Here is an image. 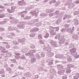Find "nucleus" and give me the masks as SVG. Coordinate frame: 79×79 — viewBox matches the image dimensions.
<instances>
[{
  "instance_id": "nucleus-1",
  "label": "nucleus",
  "mask_w": 79,
  "mask_h": 79,
  "mask_svg": "<svg viewBox=\"0 0 79 79\" xmlns=\"http://www.w3.org/2000/svg\"><path fill=\"white\" fill-rule=\"evenodd\" d=\"M33 23V24H35L34 25H35L36 27H38V26H40L41 24H42V23L40 22L38 23L37 22L38 20L36 19H35L34 20Z\"/></svg>"
},
{
  "instance_id": "nucleus-2",
  "label": "nucleus",
  "mask_w": 79,
  "mask_h": 79,
  "mask_svg": "<svg viewBox=\"0 0 79 79\" xmlns=\"http://www.w3.org/2000/svg\"><path fill=\"white\" fill-rule=\"evenodd\" d=\"M47 63H48L49 65H52L53 64V59H49L46 60Z\"/></svg>"
},
{
  "instance_id": "nucleus-3",
  "label": "nucleus",
  "mask_w": 79,
  "mask_h": 79,
  "mask_svg": "<svg viewBox=\"0 0 79 79\" xmlns=\"http://www.w3.org/2000/svg\"><path fill=\"white\" fill-rule=\"evenodd\" d=\"M25 38H23L22 37H19L18 40L19 42H25Z\"/></svg>"
},
{
  "instance_id": "nucleus-4",
  "label": "nucleus",
  "mask_w": 79,
  "mask_h": 79,
  "mask_svg": "<svg viewBox=\"0 0 79 79\" xmlns=\"http://www.w3.org/2000/svg\"><path fill=\"white\" fill-rule=\"evenodd\" d=\"M44 50H47V52H50L52 50V49H51V48L49 46H48L47 48L45 47L43 48Z\"/></svg>"
},
{
  "instance_id": "nucleus-5",
  "label": "nucleus",
  "mask_w": 79,
  "mask_h": 79,
  "mask_svg": "<svg viewBox=\"0 0 79 79\" xmlns=\"http://www.w3.org/2000/svg\"><path fill=\"white\" fill-rule=\"evenodd\" d=\"M72 55L74 56H75V58H78L79 57V55H77L76 52H74L72 53Z\"/></svg>"
},
{
  "instance_id": "nucleus-6",
  "label": "nucleus",
  "mask_w": 79,
  "mask_h": 79,
  "mask_svg": "<svg viewBox=\"0 0 79 79\" xmlns=\"http://www.w3.org/2000/svg\"><path fill=\"white\" fill-rule=\"evenodd\" d=\"M50 34L51 35H55L56 34V32L54 30H52L50 31Z\"/></svg>"
},
{
  "instance_id": "nucleus-7",
  "label": "nucleus",
  "mask_w": 79,
  "mask_h": 79,
  "mask_svg": "<svg viewBox=\"0 0 79 79\" xmlns=\"http://www.w3.org/2000/svg\"><path fill=\"white\" fill-rule=\"evenodd\" d=\"M25 76L27 77H31V74L30 73L28 72L25 74Z\"/></svg>"
},
{
  "instance_id": "nucleus-8",
  "label": "nucleus",
  "mask_w": 79,
  "mask_h": 79,
  "mask_svg": "<svg viewBox=\"0 0 79 79\" xmlns=\"http://www.w3.org/2000/svg\"><path fill=\"white\" fill-rule=\"evenodd\" d=\"M50 43L51 44H52V45H53V46H56V45L57 44V43H56V42H55L53 40H52L51 42H50Z\"/></svg>"
},
{
  "instance_id": "nucleus-9",
  "label": "nucleus",
  "mask_w": 79,
  "mask_h": 79,
  "mask_svg": "<svg viewBox=\"0 0 79 79\" xmlns=\"http://www.w3.org/2000/svg\"><path fill=\"white\" fill-rule=\"evenodd\" d=\"M17 27L19 28H22L23 29L25 27V26L22 24H19L17 25Z\"/></svg>"
},
{
  "instance_id": "nucleus-10",
  "label": "nucleus",
  "mask_w": 79,
  "mask_h": 79,
  "mask_svg": "<svg viewBox=\"0 0 79 79\" xmlns=\"http://www.w3.org/2000/svg\"><path fill=\"white\" fill-rule=\"evenodd\" d=\"M51 72L53 75H56V72L55 70L52 69L51 70Z\"/></svg>"
},
{
  "instance_id": "nucleus-11",
  "label": "nucleus",
  "mask_w": 79,
  "mask_h": 79,
  "mask_svg": "<svg viewBox=\"0 0 79 79\" xmlns=\"http://www.w3.org/2000/svg\"><path fill=\"white\" fill-rule=\"evenodd\" d=\"M65 72V71L64 70H60L58 72V73L60 75H62Z\"/></svg>"
},
{
  "instance_id": "nucleus-12",
  "label": "nucleus",
  "mask_w": 79,
  "mask_h": 79,
  "mask_svg": "<svg viewBox=\"0 0 79 79\" xmlns=\"http://www.w3.org/2000/svg\"><path fill=\"white\" fill-rule=\"evenodd\" d=\"M57 67L59 69H63L64 68L63 66L61 64L57 65Z\"/></svg>"
},
{
  "instance_id": "nucleus-13",
  "label": "nucleus",
  "mask_w": 79,
  "mask_h": 79,
  "mask_svg": "<svg viewBox=\"0 0 79 79\" xmlns=\"http://www.w3.org/2000/svg\"><path fill=\"white\" fill-rule=\"evenodd\" d=\"M53 11V9H48L46 11L47 13H52Z\"/></svg>"
},
{
  "instance_id": "nucleus-14",
  "label": "nucleus",
  "mask_w": 79,
  "mask_h": 79,
  "mask_svg": "<svg viewBox=\"0 0 79 79\" xmlns=\"http://www.w3.org/2000/svg\"><path fill=\"white\" fill-rule=\"evenodd\" d=\"M62 57H63V56L61 55H59L55 56V57L56 58H61Z\"/></svg>"
},
{
  "instance_id": "nucleus-15",
  "label": "nucleus",
  "mask_w": 79,
  "mask_h": 79,
  "mask_svg": "<svg viewBox=\"0 0 79 79\" xmlns=\"http://www.w3.org/2000/svg\"><path fill=\"white\" fill-rule=\"evenodd\" d=\"M49 33L48 32H46L45 34V35L44 36V38H47V37H48L49 35Z\"/></svg>"
},
{
  "instance_id": "nucleus-16",
  "label": "nucleus",
  "mask_w": 79,
  "mask_h": 79,
  "mask_svg": "<svg viewBox=\"0 0 79 79\" xmlns=\"http://www.w3.org/2000/svg\"><path fill=\"white\" fill-rule=\"evenodd\" d=\"M79 74L77 73L76 75L74 76V79H77L79 78Z\"/></svg>"
},
{
  "instance_id": "nucleus-17",
  "label": "nucleus",
  "mask_w": 79,
  "mask_h": 79,
  "mask_svg": "<svg viewBox=\"0 0 79 79\" xmlns=\"http://www.w3.org/2000/svg\"><path fill=\"white\" fill-rule=\"evenodd\" d=\"M27 13V11H24L21 12H19L18 13V15H21V14H23V13H24V14H25V13Z\"/></svg>"
},
{
  "instance_id": "nucleus-18",
  "label": "nucleus",
  "mask_w": 79,
  "mask_h": 79,
  "mask_svg": "<svg viewBox=\"0 0 79 79\" xmlns=\"http://www.w3.org/2000/svg\"><path fill=\"white\" fill-rule=\"evenodd\" d=\"M67 66L69 68H73L74 67V65L71 64H68L67 65Z\"/></svg>"
},
{
  "instance_id": "nucleus-19",
  "label": "nucleus",
  "mask_w": 79,
  "mask_h": 79,
  "mask_svg": "<svg viewBox=\"0 0 79 79\" xmlns=\"http://www.w3.org/2000/svg\"><path fill=\"white\" fill-rule=\"evenodd\" d=\"M65 41V40H60V42H59V43L60 44H64V42Z\"/></svg>"
},
{
  "instance_id": "nucleus-20",
  "label": "nucleus",
  "mask_w": 79,
  "mask_h": 79,
  "mask_svg": "<svg viewBox=\"0 0 79 79\" xmlns=\"http://www.w3.org/2000/svg\"><path fill=\"white\" fill-rule=\"evenodd\" d=\"M14 54H15V55H20L21 54L18 52V51H15V52H14Z\"/></svg>"
},
{
  "instance_id": "nucleus-21",
  "label": "nucleus",
  "mask_w": 79,
  "mask_h": 79,
  "mask_svg": "<svg viewBox=\"0 0 79 79\" xmlns=\"http://www.w3.org/2000/svg\"><path fill=\"white\" fill-rule=\"evenodd\" d=\"M35 13H36V12H35V11H33L31 12L30 13V14L32 15V16H33L34 15H35Z\"/></svg>"
},
{
  "instance_id": "nucleus-22",
  "label": "nucleus",
  "mask_w": 79,
  "mask_h": 79,
  "mask_svg": "<svg viewBox=\"0 0 79 79\" xmlns=\"http://www.w3.org/2000/svg\"><path fill=\"white\" fill-rule=\"evenodd\" d=\"M36 50H31L29 51V52L30 53H35Z\"/></svg>"
},
{
  "instance_id": "nucleus-23",
  "label": "nucleus",
  "mask_w": 79,
  "mask_h": 79,
  "mask_svg": "<svg viewBox=\"0 0 79 79\" xmlns=\"http://www.w3.org/2000/svg\"><path fill=\"white\" fill-rule=\"evenodd\" d=\"M27 51H28L27 49H26V48H25L22 49V52H23V53H25V52H27Z\"/></svg>"
},
{
  "instance_id": "nucleus-24",
  "label": "nucleus",
  "mask_w": 79,
  "mask_h": 79,
  "mask_svg": "<svg viewBox=\"0 0 79 79\" xmlns=\"http://www.w3.org/2000/svg\"><path fill=\"white\" fill-rule=\"evenodd\" d=\"M31 18V17L26 16L25 17L23 18V19L27 20V19H29Z\"/></svg>"
},
{
  "instance_id": "nucleus-25",
  "label": "nucleus",
  "mask_w": 79,
  "mask_h": 79,
  "mask_svg": "<svg viewBox=\"0 0 79 79\" xmlns=\"http://www.w3.org/2000/svg\"><path fill=\"white\" fill-rule=\"evenodd\" d=\"M23 2L22 1H19L18 2V4L19 5H23Z\"/></svg>"
},
{
  "instance_id": "nucleus-26",
  "label": "nucleus",
  "mask_w": 79,
  "mask_h": 79,
  "mask_svg": "<svg viewBox=\"0 0 79 79\" xmlns=\"http://www.w3.org/2000/svg\"><path fill=\"white\" fill-rule=\"evenodd\" d=\"M60 35H61L60 34L57 35L55 37V39H58V38H59L60 37Z\"/></svg>"
},
{
  "instance_id": "nucleus-27",
  "label": "nucleus",
  "mask_w": 79,
  "mask_h": 79,
  "mask_svg": "<svg viewBox=\"0 0 79 79\" xmlns=\"http://www.w3.org/2000/svg\"><path fill=\"white\" fill-rule=\"evenodd\" d=\"M0 49L2 50V52L5 51V50H6V49H5V48H3V47H1V46H0Z\"/></svg>"
},
{
  "instance_id": "nucleus-28",
  "label": "nucleus",
  "mask_w": 79,
  "mask_h": 79,
  "mask_svg": "<svg viewBox=\"0 0 79 79\" xmlns=\"http://www.w3.org/2000/svg\"><path fill=\"white\" fill-rule=\"evenodd\" d=\"M11 35L14 37V39H15V38H16V35L14 33H11Z\"/></svg>"
},
{
  "instance_id": "nucleus-29",
  "label": "nucleus",
  "mask_w": 79,
  "mask_h": 79,
  "mask_svg": "<svg viewBox=\"0 0 79 79\" xmlns=\"http://www.w3.org/2000/svg\"><path fill=\"white\" fill-rule=\"evenodd\" d=\"M36 56L38 60H39L40 58V55L38 53H37L36 54Z\"/></svg>"
},
{
  "instance_id": "nucleus-30",
  "label": "nucleus",
  "mask_w": 79,
  "mask_h": 79,
  "mask_svg": "<svg viewBox=\"0 0 79 79\" xmlns=\"http://www.w3.org/2000/svg\"><path fill=\"white\" fill-rule=\"evenodd\" d=\"M75 23H75V25L77 26L79 23V22H78V20H77V19H75Z\"/></svg>"
},
{
  "instance_id": "nucleus-31",
  "label": "nucleus",
  "mask_w": 79,
  "mask_h": 79,
  "mask_svg": "<svg viewBox=\"0 0 79 79\" xmlns=\"http://www.w3.org/2000/svg\"><path fill=\"white\" fill-rule=\"evenodd\" d=\"M71 70L70 69H68L67 70L66 72V74H69V73H71Z\"/></svg>"
},
{
  "instance_id": "nucleus-32",
  "label": "nucleus",
  "mask_w": 79,
  "mask_h": 79,
  "mask_svg": "<svg viewBox=\"0 0 79 79\" xmlns=\"http://www.w3.org/2000/svg\"><path fill=\"white\" fill-rule=\"evenodd\" d=\"M76 51V50L74 49V48L73 49H71L70 50V52H71V53H74V52H75Z\"/></svg>"
},
{
  "instance_id": "nucleus-33",
  "label": "nucleus",
  "mask_w": 79,
  "mask_h": 79,
  "mask_svg": "<svg viewBox=\"0 0 79 79\" xmlns=\"http://www.w3.org/2000/svg\"><path fill=\"white\" fill-rule=\"evenodd\" d=\"M38 39H42V36L41 35H38Z\"/></svg>"
},
{
  "instance_id": "nucleus-34",
  "label": "nucleus",
  "mask_w": 79,
  "mask_h": 79,
  "mask_svg": "<svg viewBox=\"0 0 79 79\" xmlns=\"http://www.w3.org/2000/svg\"><path fill=\"white\" fill-rule=\"evenodd\" d=\"M15 7L12 6L11 7V11H13L14 12V11H15Z\"/></svg>"
},
{
  "instance_id": "nucleus-35",
  "label": "nucleus",
  "mask_w": 79,
  "mask_h": 79,
  "mask_svg": "<svg viewBox=\"0 0 79 79\" xmlns=\"http://www.w3.org/2000/svg\"><path fill=\"white\" fill-rule=\"evenodd\" d=\"M11 23H14L15 24H16L17 23V21L14 20L13 21H10Z\"/></svg>"
},
{
  "instance_id": "nucleus-36",
  "label": "nucleus",
  "mask_w": 79,
  "mask_h": 79,
  "mask_svg": "<svg viewBox=\"0 0 79 79\" xmlns=\"http://www.w3.org/2000/svg\"><path fill=\"white\" fill-rule=\"evenodd\" d=\"M31 48L32 49L35 48V46L34 45V44H31Z\"/></svg>"
},
{
  "instance_id": "nucleus-37",
  "label": "nucleus",
  "mask_w": 79,
  "mask_h": 79,
  "mask_svg": "<svg viewBox=\"0 0 79 79\" xmlns=\"http://www.w3.org/2000/svg\"><path fill=\"white\" fill-rule=\"evenodd\" d=\"M5 73V71L3 69H2L1 71H0V74H4Z\"/></svg>"
},
{
  "instance_id": "nucleus-38",
  "label": "nucleus",
  "mask_w": 79,
  "mask_h": 79,
  "mask_svg": "<svg viewBox=\"0 0 79 79\" xmlns=\"http://www.w3.org/2000/svg\"><path fill=\"white\" fill-rule=\"evenodd\" d=\"M68 16L67 15H65L64 17L63 18L64 20H65V19H66L68 18Z\"/></svg>"
},
{
  "instance_id": "nucleus-39",
  "label": "nucleus",
  "mask_w": 79,
  "mask_h": 79,
  "mask_svg": "<svg viewBox=\"0 0 79 79\" xmlns=\"http://www.w3.org/2000/svg\"><path fill=\"white\" fill-rule=\"evenodd\" d=\"M41 55L42 57H43V58H44V56H45V53L44 52H42L41 53Z\"/></svg>"
},
{
  "instance_id": "nucleus-40",
  "label": "nucleus",
  "mask_w": 79,
  "mask_h": 79,
  "mask_svg": "<svg viewBox=\"0 0 79 79\" xmlns=\"http://www.w3.org/2000/svg\"><path fill=\"white\" fill-rule=\"evenodd\" d=\"M8 30L9 31H13V28L12 27H8Z\"/></svg>"
},
{
  "instance_id": "nucleus-41",
  "label": "nucleus",
  "mask_w": 79,
  "mask_h": 79,
  "mask_svg": "<svg viewBox=\"0 0 79 79\" xmlns=\"http://www.w3.org/2000/svg\"><path fill=\"white\" fill-rule=\"evenodd\" d=\"M67 61H72V58L71 57H68L67 59Z\"/></svg>"
},
{
  "instance_id": "nucleus-42",
  "label": "nucleus",
  "mask_w": 79,
  "mask_h": 79,
  "mask_svg": "<svg viewBox=\"0 0 79 79\" xmlns=\"http://www.w3.org/2000/svg\"><path fill=\"white\" fill-rule=\"evenodd\" d=\"M15 57L16 59H19L20 58V56L19 55H16L15 56Z\"/></svg>"
},
{
  "instance_id": "nucleus-43",
  "label": "nucleus",
  "mask_w": 79,
  "mask_h": 79,
  "mask_svg": "<svg viewBox=\"0 0 79 79\" xmlns=\"http://www.w3.org/2000/svg\"><path fill=\"white\" fill-rule=\"evenodd\" d=\"M35 36V34H31L30 35V37H34Z\"/></svg>"
},
{
  "instance_id": "nucleus-44",
  "label": "nucleus",
  "mask_w": 79,
  "mask_h": 79,
  "mask_svg": "<svg viewBox=\"0 0 79 79\" xmlns=\"http://www.w3.org/2000/svg\"><path fill=\"white\" fill-rule=\"evenodd\" d=\"M34 55L33 54L30 53V54L29 56L30 58H31V57H34Z\"/></svg>"
},
{
  "instance_id": "nucleus-45",
  "label": "nucleus",
  "mask_w": 79,
  "mask_h": 79,
  "mask_svg": "<svg viewBox=\"0 0 79 79\" xmlns=\"http://www.w3.org/2000/svg\"><path fill=\"white\" fill-rule=\"evenodd\" d=\"M36 60V59L35 58H32L31 59V61H32L33 62L35 61Z\"/></svg>"
},
{
  "instance_id": "nucleus-46",
  "label": "nucleus",
  "mask_w": 79,
  "mask_h": 79,
  "mask_svg": "<svg viewBox=\"0 0 79 79\" xmlns=\"http://www.w3.org/2000/svg\"><path fill=\"white\" fill-rule=\"evenodd\" d=\"M39 43L40 44H45V43H44V42L42 40H40L39 41Z\"/></svg>"
},
{
  "instance_id": "nucleus-47",
  "label": "nucleus",
  "mask_w": 79,
  "mask_h": 79,
  "mask_svg": "<svg viewBox=\"0 0 79 79\" xmlns=\"http://www.w3.org/2000/svg\"><path fill=\"white\" fill-rule=\"evenodd\" d=\"M25 58L26 57L24 55H22V57H21V59H22V60H24Z\"/></svg>"
},
{
  "instance_id": "nucleus-48",
  "label": "nucleus",
  "mask_w": 79,
  "mask_h": 79,
  "mask_svg": "<svg viewBox=\"0 0 79 79\" xmlns=\"http://www.w3.org/2000/svg\"><path fill=\"white\" fill-rule=\"evenodd\" d=\"M60 19H58L57 20L56 23L57 24H59L60 22Z\"/></svg>"
},
{
  "instance_id": "nucleus-49",
  "label": "nucleus",
  "mask_w": 79,
  "mask_h": 79,
  "mask_svg": "<svg viewBox=\"0 0 79 79\" xmlns=\"http://www.w3.org/2000/svg\"><path fill=\"white\" fill-rule=\"evenodd\" d=\"M11 61H12V62H14V63H17L16 60L15 59H11L10 60Z\"/></svg>"
},
{
  "instance_id": "nucleus-50",
  "label": "nucleus",
  "mask_w": 79,
  "mask_h": 79,
  "mask_svg": "<svg viewBox=\"0 0 79 79\" xmlns=\"http://www.w3.org/2000/svg\"><path fill=\"white\" fill-rule=\"evenodd\" d=\"M67 76L66 75L62 77L63 79H67Z\"/></svg>"
},
{
  "instance_id": "nucleus-51",
  "label": "nucleus",
  "mask_w": 79,
  "mask_h": 79,
  "mask_svg": "<svg viewBox=\"0 0 79 79\" xmlns=\"http://www.w3.org/2000/svg\"><path fill=\"white\" fill-rule=\"evenodd\" d=\"M5 30V29L2 27H0V31H3Z\"/></svg>"
},
{
  "instance_id": "nucleus-52",
  "label": "nucleus",
  "mask_w": 79,
  "mask_h": 79,
  "mask_svg": "<svg viewBox=\"0 0 79 79\" xmlns=\"http://www.w3.org/2000/svg\"><path fill=\"white\" fill-rule=\"evenodd\" d=\"M31 53H30L29 52L28 53H26L25 55L26 56H30V55H31Z\"/></svg>"
},
{
  "instance_id": "nucleus-53",
  "label": "nucleus",
  "mask_w": 79,
  "mask_h": 79,
  "mask_svg": "<svg viewBox=\"0 0 79 79\" xmlns=\"http://www.w3.org/2000/svg\"><path fill=\"white\" fill-rule=\"evenodd\" d=\"M7 10L8 11V12H9L10 13H13V11H11V10H10V9H7Z\"/></svg>"
},
{
  "instance_id": "nucleus-54",
  "label": "nucleus",
  "mask_w": 79,
  "mask_h": 79,
  "mask_svg": "<svg viewBox=\"0 0 79 79\" xmlns=\"http://www.w3.org/2000/svg\"><path fill=\"white\" fill-rule=\"evenodd\" d=\"M10 44H7L6 45V48H10Z\"/></svg>"
},
{
  "instance_id": "nucleus-55",
  "label": "nucleus",
  "mask_w": 79,
  "mask_h": 79,
  "mask_svg": "<svg viewBox=\"0 0 79 79\" xmlns=\"http://www.w3.org/2000/svg\"><path fill=\"white\" fill-rule=\"evenodd\" d=\"M5 16V15H3V14H1L0 15V18H3Z\"/></svg>"
},
{
  "instance_id": "nucleus-56",
  "label": "nucleus",
  "mask_w": 79,
  "mask_h": 79,
  "mask_svg": "<svg viewBox=\"0 0 79 79\" xmlns=\"http://www.w3.org/2000/svg\"><path fill=\"white\" fill-rule=\"evenodd\" d=\"M59 13V11H56L54 13V15H58Z\"/></svg>"
},
{
  "instance_id": "nucleus-57",
  "label": "nucleus",
  "mask_w": 79,
  "mask_h": 79,
  "mask_svg": "<svg viewBox=\"0 0 79 79\" xmlns=\"http://www.w3.org/2000/svg\"><path fill=\"white\" fill-rule=\"evenodd\" d=\"M59 5H60V3L59 2H57L55 4V5L56 6H59Z\"/></svg>"
},
{
  "instance_id": "nucleus-58",
  "label": "nucleus",
  "mask_w": 79,
  "mask_h": 79,
  "mask_svg": "<svg viewBox=\"0 0 79 79\" xmlns=\"http://www.w3.org/2000/svg\"><path fill=\"white\" fill-rule=\"evenodd\" d=\"M7 71H11V69L10 68H7Z\"/></svg>"
},
{
  "instance_id": "nucleus-59",
  "label": "nucleus",
  "mask_w": 79,
  "mask_h": 79,
  "mask_svg": "<svg viewBox=\"0 0 79 79\" xmlns=\"http://www.w3.org/2000/svg\"><path fill=\"white\" fill-rule=\"evenodd\" d=\"M64 26L65 27H69V25L68 24H65L64 25Z\"/></svg>"
},
{
  "instance_id": "nucleus-60",
  "label": "nucleus",
  "mask_w": 79,
  "mask_h": 79,
  "mask_svg": "<svg viewBox=\"0 0 79 79\" xmlns=\"http://www.w3.org/2000/svg\"><path fill=\"white\" fill-rule=\"evenodd\" d=\"M34 29H35V31H38L39 30V29L37 28H34Z\"/></svg>"
},
{
  "instance_id": "nucleus-61",
  "label": "nucleus",
  "mask_w": 79,
  "mask_h": 79,
  "mask_svg": "<svg viewBox=\"0 0 79 79\" xmlns=\"http://www.w3.org/2000/svg\"><path fill=\"white\" fill-rule=\"evenodd\" d=\"M78 36H77V35H76L75 37V40H77V39H78Z\"/></svg>"
},
{
  "instance_id": "nucleus-62",
  "label": "nucleus",
  "mask_w": 79,
  "mask_h": 79,
  "mask_svg": "<svg viewBox=\"0 0 79 79\" xmlns=\"http://www.w3.org/2000/svg\"><path fill=\"white\" fill-rule=\"evenodd\" d=\"M53 15H55L53 13H51L49 14V16H53Z\"/></svg>"
},
{
  "instance_id": "nucleus-63",
  "label": "nucleus",
  "mask_w": 79,
  "mask_h": 79,
  "mask_svg": "<svg viewBox=\"0 0 79 79\" xmlns=\"http://www.w3.org/2000/svg\"><path fill=\"white\" fill-rule=\"evenodd\" d=\"M71 29L70 28H68L67 29V31H68V32H69V31H71Z\"/></svg>"
},
{
  "instance_id": "nucleus-64",
  "label": "nucleus",
  "mask_w": 79,
  "mask_h": 79,
  "mask_svg": "<svg viewBox=\"0 0 79 79\" xmlns=\"http://www.w3.org/2000/svg\"><path fill=\"white\" fill-rule=\"evenodd\" d=\"M63 38H64V36L63 35H62L60 37V39H63Z\"/></svg>"
}]
</instances>
